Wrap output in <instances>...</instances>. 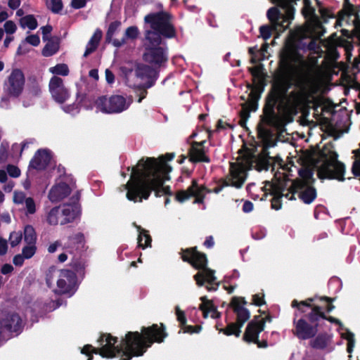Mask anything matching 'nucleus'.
<instances>
[{
	"label": "nucleus",
	"instance_id": "f257e3e1",
	"mask_svg": "<svg viewBox=\"0 0 360 360\" xmlns=\"http://www.w3.org/2000/svg\"><path fill=\"white\" fill-rule=\"evenodd\" d=\"M337 158L335 152L324 148L319 161L300 169L301 179L297 181H291L285 173V169L282 168V172H276L273 181H266L265 185L261 188L264 192L261 200L268 193L273 195L271 207L277 210L281 207V198L283 196L288 200H292L294 195L297 194L304 202L311 203L316 196L315 189L311 186L314 169H316L320 179H335L340 181L344 179L345 167Z\"/></svg>",
	"mask_w": 360,
	"mask_h": 360
},
{
	"label": "nucleus",
	"instance_id": "f03ea898",
	"mask_svg": "<svg viewBox=\"0 0 360 360\" xmlns=\"http://www.w3.org/2000/svg\"><path fill=\"white\" fill-rule=\"evenodd\" d=\"M281 75L274 84L264 108L265 122L277 129L283 126V119L274 112V107L290 108L298 104L300 96L296 92L288 93L295 81L301 77L307 63L299 54L294 43L289 39L281 54Z\"/></svg>",
	"mask_w": 360,
	"mask_h": 360
},
{
	"label": "nucleus",
	"instance_id": "7ed1b4c3",
	"mask_svg": "<svg viewBox=\"0 0 360 360\" xmlns=\"http://www.w3.org/2000/svg\"><path fill=\"white\" fill-rule=\"evenodd\" d=\"M174 157L171 153L160 158L159 160L155 158L139 160L132 167L129 180L123 186V189L127 190V198L136 202L147 200L152 191L157 196L169 194V187L163 184L169 179L168 174L172 168L166 160H172Z\"/></svg>",
	"mask_w": 360,
	"mask_h": 360
},
{
	"label": "nucleus",
	"instance_id": "20e7f679",
	"mask_svg": "<svg viewBox=\"0 0 360 360\" xmlns=\"http://www.w3.org/2000/svg\"><path fill=\"white\" fill-rule=\"evenodd\" d=\"M166 337L163 325L158 328V325L143 328L141 333L129 332L122 341L120 346H115L117 340L109 334H104L98 339L99 348L96 349L87 345L82 349V353L89 356L92 353L99 354L103 357L112 358L120 355L121 360H129L132 356L143 354L146 349L154 342H161Z\"/></svg>",
	"mask_w": 360,
	"mask_h": 360
},
{
	"label": "nucleus",
	"instance_id": "39448f33",
	"mask_svg": "<svg viewBox=\"0 0 360 360\" xmlns=\"http://www.w3.org/2000/svg\"><path fill=\"white\" fill-rule=\"evenodd\" d=\"M145 21L150 24L152 30L146 32L144 60L153 67L161 65L167 59L165 49L160 46L161 35L169 38L174 36L170 16L166 12L152 13L145 17Z\"/></svg>",
	"mask_w": 360,
	"mask_h": 360
},
{
	"label": "nucleus",
	"instance_id": "423d86ee",
	"mask_svg": "<svg viewBox=\"0 0 360 360\" xmlns=\"http://www.w3.org/2000/svg\"><path fill=\"white\" fill-rule=\"evenodd\" d=\"M277 4L283 12L276 8H271L267 12V16L271 22V27L264 25L260 27V35L264 39H268L272 30L276 32H283L290 24L293 19V4L296 0H271Z\"/></svg>",
	"mask_w": 360,
	"mask_h": 360
},
{
	"label": "nucleus",
	"instance_id": "0eeeda50",
	"mask_svg": "<svg viewBox=\"0 0 360 360\" xmlns=\"http://www.w3.org/2000/svg\"><path fill=\"white\" fill-rule=\"evenodd\" d=\"M76 276L69 270L51 268L46 275V283L58 294L72 295L75 292Z\"/></svg>",
	"mask_w": 360,
	"mask_h": 360
},
{
	"label": "nucleus",
	"instance_id": "6e6552de",
	"mask_svg": "<svg viewBox=\"0 0 360 360\" xmlns=\"http://www.w3.org/2000/svg\"><path fill=\"white\" fill-rule=\"evenodd\" d=\"M184 261L190 262L195 268L200 271L194 276L197 285L202 286L205 282L212 283L216 280L214 271L206 268L207 259L204 254L200 253L195 249H188L183 252Z\"/></svg>",
	"mask_w": 360,
	"mask_h": 360
},
{
	"label": "nucleus",
	"instance_id": "1a4fd4ad",
	"mask_svg": "<svg viewBox=\"0 0 360 360\" xmlns=\"http://www.w3.org/2000/svg\"><path fill=\"white\" fill-rule=\"evenodd\" d=\"M251 166L252 160L248 157L231 163L230 173L225 179L226 185L240 188L246 179V172Z\"/></svg>",
	"mask_w": 360,
	"mask_h": 360
},
{
	"label": "nucleus",
	"instance_id": "9d476101",
	"mask_svg": "<svg viewBox=\"0 0 360 360\" xmlns=\"http://www.w3.org/2000/svg\"><path fill=\"white\" fill-rule=\"evenodd\" d=\"M133 99L131 96L124 98L122 96L114 95L107 98L106 97L98 98L96 101L98 110L104 113H119L127 110Z\"/></svg>",
	"mask_w": 360,
	"mask_h": 360
},
{
	"label": "nucleus",
	"instance_id": "9b49d317",
	"mask_svg": "<svg viewBox=\"0 0 360 360\" xmlns=\"http://www.w3.org/2000/svg\"><path fill=\"white\" fill-rule=\"evenodd\" d=\"M25 79L23 72L19 69H13L4 83V89L8 95L19 96L23 91Z\"/></svg>",
	"mask_w": 360,
	"mask_h": 360
},
{
	"label": "nucleus",
	"instance_id": "f8f14e48",
	"mask_svg": "<svg viewBox=\"0 0 360 360\" xmlns=\"http://www.w3.org/2000/svg\"><path fill=\"white\" fill-rule=\"evenodd\" d=\"M207 191L202 185H198L196 181H193L191 186L187 190L181 191L176 193V198L179 202H184L191 197H195L194 202L201 203Z\"/></svg>",
	"mask_w": 360,
	"mask_h": 360
},
{
	"label": "nucleus",
	"instance_id": "ddd939ff",
	"mask_svg": "<svg viewBox=\"0 0 360 360\" xmlns=\"http://www.w3.org/2000/svg\"><path fill=\"white\" fill-rule=\"evenodd\" d=\"M49 88L53 99L57 103H63L70 97L69 91L65 86L63 80L57 76L51 77Z\"/></svg>",
	"mask_w": 360,
	"mask_h": 360
},
{
	"label": "nucleus",
	"instance_id": "4468645a",
	"mask_svg": "<svg viewBox=\"0 0 360 360\" xmlns=\"http://www.w3.org/2000/svg\"><path fill=\"white\" fill-rule=\"evenodd\" d=\"M0 327L2 330L1 333L8 331L11 333H18L22 327V321L19 316L16 314H4L0 313Z\"/></svg>",
	"mask_w": 360,
	"mask_h": 360
},
{
	"label": "nucleus",
	"instance_id": "2eb2a0df",
	"mask_svg": "<svg viewBox=\"0 0 360 360\" xmlns=\"http://www.w3.org/2000/svg\"><path fill=\"white\" fill-rule=\"evenodd\" d=\"M13 202L15 204L24 205L25 213L27 216L34 214L37 212L34 200L32 197H27L22 191H14Z\"/></svg>",
	"mask_w": 360,
	"mask_h": 360
},
{
	"label": "nucleus",
	"instance_id": "dca6fc26",
	"mask_svg": "<svg viewBox=\"0 0 360 360\" xmlns=\"http://www.w3.org/2000/svg\"><path fill=\"white\" fill-rule=\"evenodd\" d=\"M317 333L316 326L309 325L305 320L300 319L295 322L294 334L302 340L314 337Z\"/></svg>",
	"mask_w": 360,
	"mask_h": 360
},
{
	"label": "nucleus",
	"instance_id": "f3484780",
	"mask_svg": "<svg viewBox=\"0 0 360 360\" xmlns=\"http://www.w3.org/2000/svg\"><path fill=\"white\" fill-rule=\"evenodd\" d=\"M245 304L243 297H234L231 302V306L237 315V321L240 326L250 318V312L244 307Z\"/></svg>",
	"mask_w": 360,
	"mask_h": 360
},
{
	"label": "nucleus",
	"instance_id": "a211bd4d",
	"mask_svg": "<svg viewBox=\"0 0 360 360\" xmlns=\"http://www.w3.org/2000/svg\"><path fill=\"white\" fill-rule=\"evenodd\" d=\"M264 320L263 318H258L250 322L245 333V339L249 342H256L258 335L264 330Z\"/></svg>",
	"mask_w": 360,
	"mask_h": 360
},
{
	"label": "nucleus",
	"instance_id": "6ab92c4d",
	"mask_svg": "<svg viewBox=\"0 0 360 360\" xmlns=\"http://www.w3.org/2000/svg\"><path fill=\"white\" fill-rule=\"evenodd\" d=\"M51 155L46 149L39 150L30 162V167L36 169H44L50 162Z\"/></svg>",
	"mask_w": 360,
	"mask_h": 360
},
{
	"label": "nucleus",
	"instance_id": "aec40b11",
	"mask_svg": "<svg viewBox=\"0 0 360 360\" xmlns=\"http://www.w3.org/2000/svg\"><path fill=\"white\" fill-rule=\"evenodd\" d=\"M70 188L65 183H60L51 188L49 198L53 202H57L70 193Z\"/></svg>",
	"mask_w": 360,
	"mask_h": 360
},
{
	"label": "nucleus",
	"instance_id": "412c9836",
	"mask_svg": "<svg viewBox=\"0 0 360 360\" xmlns=\"http://www.w3.org/2000/svg\"><path fill=\"white\" fill-rule=\"evenodd\" d=\"M204 141L195 142L192 144L189 150V157L191 162H209L210 159L205 155L203 146Z\"/></svg>",
	"mask_w": 360,
	"mask_h": 360
},
{
	"label": "nucleus",
	"instance_id": "4be33fe9",
	"mask_svg": "<svg viewBox=\"0 0 360 360\" xmlns=\"http://www.w3.org/2000/svg\"><path fill=\"white\" fill-rule=\"evenodd\" d=\"M61 215V224L72 221L78 214V208L75 205H63L58 207Z\"/></svg>",
	"mask_w": 360,
	"mask_h": 360
},
{
	"label": "nucleus",
	"instance_id": "5701e85b",
	"mask_svg": "<svg viewBox=\"0 0 360 360\" xmlns=\"http://www.w3.org/2000/svg\"><path fill=\"white\" fill-rule=\"evenodd\" d=\"M176 316L178 321L180 323L181 330L185 333H198L200 330V326H191L186 325V319L184 311L181 310L179 306L175 308Z\"/></svg>",
	"mask_w": 360,
	"mask_h": 360
},
{
	"label": "nucleus",
	"instance_id": "b1692460",
	"mask_svg": "<svg viewBox=\"0 0 360 360\" xmlns=\"http://www.w3.org/2000/svg\"><path fill=\"white\" fill-rule=\"evenodd\" d=\"M200 300L202 304L200 305V309L202 311L204 317L210 316L215 319L219 316V312L210 300H208L206 297H201Z\"/></svg>",
	"mask_w": 360,
	"mask_h": 360
},
{
	"label": "nucleus",
	"instance_id": "393cba45",
	"mask_svg": "<svg viewBox=\"0 0 360 360\" xmlns=\"http://www.w3.org/2000/svg\"><path fill=\"white\" fill-rule=\"evenodd\" d=\"M136 75L141 80H144L154 77L155 75V70L154 68L141 64L137 66L136 69Z\"/></svg>",
	"mask_w": 360,
	"mask_h": 360
},
{
	"label": "nucleus",
	"instance_id": "a878e982",
	"mask_svg": "<svg viewBox=\"0 0 360 360\" xmlns=\"http://www.w3.org/2000/svg\"><path fill=\"white\" fill-rule=\"evenodd\" d=\"M40 43L39 37L37 34H30L27 36L25 39L22 41V43L19 45L17 53L18 54H25L29 51V50H24V46H26L27 44H30L32 46H37Z\"/></svg>",
	"mask_w": 360,
	"mask_h": 360
},
{
	"label": "nucleus",
	"instance_id": "bb28decb",
	"mask_svg": "<svg viewBox=\"0 0 360 360\" xmlns=\"http://www.w3.org/2000/svg\"><path fill=\"white\" fill-rule=\"evenodd\" d=\"M134 226L136 228L139 236H138V244L139 247L142 248H146L149 246L151 242V238L150 236L148 234L147 231L142 229L140 226L136 225L134 223Z\"/></svg>",
	"mask_w": 360,
	"mask_h": 360
},
{
	"label": "nucleus",
	"instance_id": "cd10ccee",
	"mask_svg": "<svg viewBox=\"0 0 360 360\" xmlns=\"http://www.w3.org/2000/svg\"><path fill=\"white\" fill-rule=\"evenodd\" d=\"M102 37V32L100 30H96L94 35L91 37L89 43L86 45V51L84 56L86 57L92 53L96 49Z\"/></svg>",
	"mask_w": 360,
	"mask_h": 360
},
{
	"label": "nucleus",
	"instance_id": "c85d7f7f",
	"mask_svg": "<svg viewBox=\"0 0 360 360\" xmlns=\"http://www.w3.org/2000/svg\"><path fill=\"white\" fill-rule=\"evenodd\" d=\"M342 330L340 331V336L347 340V351L349 354V358L351 360L352 358V352H353L354 347L355 346V339L354 335L352 332L349 331L347 329H343L342 328Z\"/></svg>",
	"mask_w": 360,
	"mask_h": 360
},
{
	"label": "nucleus",
	"instance_id": "c756f323",
	"mask_svg": "<svg viewBox=\"0 0 360 360\" xmlns=\"http://www.w3.org/2000/svg\"><path fill=\"white\" fill-rule=\"evenodd\" d=\"M267 47L268 45L266 44H264L259 51L257 49V47H250L249 49V53L251 55V63L255 64L259 60L264 59L265 58L264 53L266 51Z\"/></svg>",
	"mask_w": 360,
	"mask_h": 360
},
{
	"label": "nucleus",
	"instance_id": "7c9ffc66",
	"mask_svg": "<svg viewBox=\"0 0 360 360\" xmlns=\"http://www.w3.org/2000/svg\"><path fill=\"white\" fill-rule=\"evenodd\" d=\"M46 221L51 226L61 224V215L58 207H53L47 213Z\"/></svg>",
	"mask_w": 360,
	"mask_h": 360
},
{
	"label": "nucleus",
	"instance_id": "2f4dec72",
	"mask_svg": "<svg viewBox=\"0 0 360 360\" xmlns=\"http://www.w3.org/2000/svg\"><path fill=\"white\" fill-rule=\"evenodd\" d=\"M257 108L256 105L254 102H250L248 103H244L242 105V110L240 111V125H243L250 115V110H255Z\"/></svg>",
	"mask_w": 360,
	"mask_h": 360
},
{
	"label": "nucleus",
	"instance_id": "473e14b6",
	"mask_svg": "<svg viewBox=\"0 0 360 360\" xmlns=\"http://www.w3.org/2000/svg\"><path fill=\"white\" fill-rule=\"evenodd\" d=\"M59 49V44L56 40H50L47 42L42 51L44 56L49 57L55 54Z\"/></svg>",
	"mask_w": 360,
	"mask_h": 360
},
{
	"label": "nucleus",
	"instance_id": "72a5a7b5",
	"mask_svg": "<svg viewBox=\"0 0 360 360\" xmlns=\"http://www.w3.org/2000/svg\"><path fill=\"white\" fill-rule=\"evenodd\" d=\"M24 240L27 244H36L37 235L31 225H27L24 228Z\"/></svg>",
	"mask_w": 360,
	"mask_h": 360
},
{
	"label": "nucleus",
	"instance_id": "f704fd0d",
	"mask_svg": "<svg viewBox=\"0 0 360 360\" xmlns=\"http://www.w3.org/2000/svg\"><path fill=\"white\" fill-rule=\"evenodd\" d=\"M330 337L326 334H321L318 335L314 340L311 342V345L314 348L316 349H323L330 341Z\"/></svg>",
	"mask_w": 360,
	"mask_h": 360
},
{
	"label": "nucleus",
	"instance_id": "c9c22d12",
	"mask_svg": "<svg viewBox=\"0 0 360 360\" xmlns=\"http://www.w3.org/2000/svg\"><path fill=\"white\" fill-rule=\"evenodd\" d=\"M22 27H27L30 30H34L37 27V21L32 15H27L22 18L20 20Z\"/></svg>",
	"mask_w": 360,
	"mask_h": 360
},
{
	"label": "nucleus",
	"instance_id": "e433bc0d",
	"mask_svg": "<svg viewBox=\"0 0 360 360\" xmlns=\"http://www.w3.org/2000/svg\"><path fill=\"white\" fill-rule=\"evenodd\" d=\"M49 71L53 75L67 76L69 73V69L65 64H58L54 67L49 68Z\"/></svg>",
	"mask_w": 360,
	"mask_h": 360
},
{
	"label": "nucleus",
	"instance_id": "4c0bfd02",
	"mask_svg": "<svg viewBox=\"0 0 360 360\" xmlns=\"http://www.w3.org/2000/svg\"><path fill=\"white\" fill-rule=\"evenodd\" d=\"M46 4L47 8L55 13L60 11L63 8L61 0H46Z\"/></svg>",
	"mask_w": 360,
	"mask_h": 360
},
{
	"label": "nucleus",
	"instance_id": "58836bf2",
	"mask_svg": "<svg viewBox=\"0 0 360 360\" xmlns=\"http://www.w3.org/2000/svg\"><path fill=\"white\" fill-rule=\"evenodd\" d=\"M37 247L35 244H27L22 250V257L26 259L32 258L36 253Z\"/></svg>",
	"mask_w": 360,
	"mask_h": 360
},
{
	"label": "nucleus",
	"instance_id": "ea45409f",
	"mask_svg": "<svg viewBox=\"0 0 360 360\" xmlns=\"http://www.w3.org/2000/svg\"><path fill=\"white\" fill-rule=\"evenodd\" d=\"M322 307L314 306L312 311L309 314V319L311 321H316L319 318L326 319L322 311Z\"/></svg>",
	"mask_w": 360,
	"mask_h": 360
},
{
	"label": "nucleus",
	"instance_id": "a19ab883",
	"mask_svg": "<svg viewBox=\"0 0 360 360\" xmlns=\"http://www.w3.org/2000/svg\"><path fill=\"white\" fill-rule=\"evenodd\" d=\"M22 233L20 231H13L10 233L9 242L12 247H15L20 244L22 240Z\"/></svg>",
	"mask_w": 360,
	"mask_h": 360
},
{
	"label": "nucleus",
	"instance_id": "79ce46f5",
	"mask_svg": "<svg viewBox=\"0 0 360 360\" xmlns=\"http://www.w3.org/2000/svg\"><path fill=\"white\" fill-rule=\"evenodd\" d=\"M242 326L240 325L238 322L236 323H231L226 328L224 333L226 335H235L238 336L240 333V328Z\"/></svg>",
	"mask_w": 360,
	"mask_h": 360
},
{
	"label": "nucleus",
	"instance_id": "37998d69",
	"mask_svg": "<svg viewBox=\"0 0 360 360\" xmlns=\"http://www.w3.org/2000/svg\"><path fill=\"white\" fill-rule=\"evenodd\" d=\"M8 144L2 142L0 145V164L4 163L8 158Z\"/></svg>",
	"mask_w": 360,
	"mask_h": 360
},
{
	"label": "nucleus",
	"instance_id": "c03bdc74",
	"mask_svg": "<svg viewBox=\"0 0 360 360\" xmlns=\"http://www.w3.org/2000/svg\"><path fill=\"white\" fill-rule=\"evenodd\" d=\"M356 159L352 167V172L355 175L360 176V150L354 151Z\"/></svg>",
	"mask_w": 360,
	"mask_h": 360
},
{
	"label": "nucleus",
	"instance_id": "a18cd8bd",
	"mask_svg": "<svg viewBox=\"0 0 360 360\" xmlns=\"http://www.w3.org/2000/svg\"><path fill=\"white\" fill-rule=\"evenodd\" d=\"M252 75L259 79L263 78L262 67L260 65H255L250 68Z\"/></svg>",
	"mask_w": 360,
	"mask_h": 360
},
{
	"label": "nucleus",
	"instance_id": "49530a36",
	"mask_svg": "<svg viewBox=\"0 0 360 360\" xmlns=\"http://www.w3.org/2000/svg\"><path fill=\"white\" fill-rule=\"evenodd\" d=\"M4 28L7 34H12L15 32L17 27L14 22L8 20L4 23Z\"/></svg>",
	"mask_w": 360,
	"mask_h": 360
},
{
	"label": "nucleus",
	"instance_id": "de8ad7c7",
	"mask_svg": "<svg viewBox=\"0 0 360 360\" xmlns=\"http://www.w3.org/2000/svg\"><path fill=\"white\" fill-rule=\"evenodd\" d=\"M139 34V30L136 27H129L125 32V37L128 39H135Z\"/></svg>",
	"mask_w": 360,
	"mask_h": 360
},
{
	"label": "nucleus",
	"instance_id": "09e8293b",
	"mask_svg": "<svg viewBox=\"0 0 360 360\" xmlns=\"http://www.w3.org/2000/svg\"><path fill=\"white\" fill-rule=\"evenodd\" d=\"M120 25V22H117V21L113 22L110 25L108 32H107L108 38L110 39L115 34V32L119 28Z\"/></svg>",
	"mask_w": 360,
	"mask_h": 360
},
{
	"label": "nucleus",
	"instance_id": "8fccbe9b",
	"mask_svg": "<svg viewBox=\"0 0 360 360\" xmlns=\"http://www.w3.org/2000/svg\"><path fill=\"white\" fill-rule=\"evenodd\" d=\"M7 172L11 176L14 178L18 177L20 175V169L13 165H8L7 167Z\"/></svg>",
	"mask_w": 360,
	"mask_h": 360
},
{
	"label": "nucleus",
	"instance_id": "3c124183",
	"mask_svg": "<svg viewBox=\"0 0 360 360\" xmlns=\"http://www.w3.org/2000/svg\"><path fill=\"white\" fill-rule=\"evenodd\" d=\"M22 256L23 255L22 253L14 256V257L13 259V262L14 265H15L17 266H21L23 264L24 261L26 259Z\"/></svg>",
	"mask_w": 360,
	"mask_h": 360
},
{
	"label": "nucleus",
	"instance_id": "603ef678",
	"mask_svg": "<svg viewBox=\"0 0 360 360\" xmlns=\"http://www.w3.org/2000/svg\"><path fill=\"white\" fill-rule=\"evenodd\" d=\"M63 110L66 112L75 114L79 111V105L77 104L74 103L71 105L63 107Z\"/></svg>",
	"mask_w": 360,
	"mask_h": 360
},
{
	"label": "nucleus",
	"instance_id": "864d4df0",
	"mask_svg": "<svg viewBox=\"0 0 360 360\" xmlns=\"http://www.w3.org/2000/svg\"><path fill=\"white\" fill-rule=\"evenodd\" d=\"M8 244L7 240L0 237V255H4L7 252Z\"/></svg>",
	"mask_w": 360,
	"mask_h": 360
},
{
	"label": "nucleus",
	"instance_id": "5fc2aeb1",
	"mask_svg": "<svg viewBox=\"0 0 360 360\" xmlns=\"http://www.w3.org/2000/svg\"><path fill=\"white\" fill-rule=\"evenodd\" d=\"M254 205L252 202L249 200H244L242 210L245 213H249L253 210Z\"/></svg>",
	"mask_w": 360,
	"mask_h": 360
},
{
	"label": "nucleus",
	"instance_id": "6e6d98bb",
	"mask_svg": "<svg viewBox=\"0 0 360 360\" xmlns=\"http://www.w3.org/2000/svg\"><path fill=\"white\" fill-rule=\"evenodd\" d=\"M352 17V15L351 14H347V13H343L341 16H340V18L337 20V24L339 25V26H343L344 23L345 22H348V20H349V18Z\"/></svg>",
	"mask_w": 360,
	"mask_h": 360
},
{
	"label": "nucleus",
	"instance_id": "4d7b16f0",
	"mask_svg": "<svg viewBox=\"0 0 360 360\" xmlns=\"http://www.w3.org/2000/svg\"><path fill=\"white\" fill-rule=\"evenodd\" d=\"M13 271V267L10 264H5L1 268V273L4 275L11 274Z\"/></svg>",
	"mask_w": 360,
	"mask_h": 360
},
{
	"label": "nucleus",
	"instance_id": "13d9d810",
	"mask_svg": "<svg viewBox=\"0 0 360 360\" xmlns=\"http://www.w3.org/2000/svg\"><path fill=\"white\" fill-rule=\"evenodd\" d=\"M61 246V243L60 241H55L54 243L50 244L48 247V252L49 253L55 252L59 247Z\"/></svg>",
	"mask_w": 360,
	"mask_h": 360
},
{
	"label": "nucleus",
	"instance_id": "bf43d9fd",
	"mask_svg": "<svg viewBox=\"0 0 360 360\" xmlns=\"http://www.w3.org/2000/svg\"><path fill=\"white\" fill-rule=\"evenodd\" d=\"M86 0H72V6L75 8H81L86 5Z\"/></svg>",
	"mask_w": 360,
	"mask_h": 360
},
{
	"label": "nucleus",
	"instance_id": "052dcab7",
	"mask_svg": "<svg viewBox=\"0 0 360 360\" xmlns=\"http://www.w3.org/2000/svg\"><path fill=\"white\" fill-rule=\"evenodd\" d=\"M319 300L321 301L323 300L326 302V309L328 311H331L334 309L335 307L330 303L332 301V300L330 298L324 297H321Z\"/></svg>",
	"mask_w": 360,
	"mask_h": 360
},
{
	"label": "nucleus",
	"instance_id": "680f3d73",
	"mask_svg": "<svg viewBox=\"0 0 360 360\" xmlns=\"http://www.w3.org/2000/svg\"><path fill=\"white\" fill-rule=\"evenodd\" d=\"M68 254H71L70 251L68 250H65L63 252L60 253L58 257V259L60 263H63L65 261H67L68 258Z\"/></svg>",
	"mask_w": 360,
	"mask_h": 360
},
{
	"label": "nucleus",
	"instance_id": "e2e57ef3",
	"mask_svg": "<svg viewBox=\"0 0 360 360\" xmlns=\"http://www.w3.org/2000/svg\"><path fill=\"white\" fill-rule=\"evenodd\" d=\"M42 34H43V39L46 40L47 36L51 33L52 31V27L50 25H46L44 27H42L41 28Z\"/></svg>",
	"mask_w": 360,
	"mask_h": 360
},
{
	"label": "nucleus",
	"instance_id": "0e129e2a",
	"mask_svg": "<svg viewBox=\"0 0 360 360\" xmlns=\"http://www.w3.org/2000/svg\"><path fill=\"white\" fill-rule=\"evenodd\" d=\"M71 240L73 242L77 243H82L84 240V236L81 233H77L75 234L73 237H72Z\"/></svg>",
	"mask_w": 360,
	"mask_h": 360
},
{
	"label": "nucleus",
	"instance_id": "69168bd1",
	"mask_svg": "<svg viewBox=\"0 0 360 360\" xmlns=\"http://www.w3.org/2000/svg\"><path fill=\"white\" fill-rule=\"evenodd\" d=\"M20 5V0H9L8 1V6L15 10L18 8Z\"/></svg>",
	"mask_w": 360,
	"mask_h": 360
},
{
	"label": "nucleus",
	"instance_id": "338daca9",
	"mask_svg": "<svg viewBox=\"0 0 360 360\" xmlns=\"http://www.w3.org/2000/svg\"><path fill=\"white\" fill-rule=\"evenodd\" d=\"M105 79L108 83L112 84L114 82V75L109 70H105Z\"/></svg>",
	"mask_w": 360,
	"mask_h": 360
},
{
	"label": "nucleus",
	"instance_id": "774afa93",
	"mask_svg": "<svg viewBox=\"0 0 360 360\" xmlns=\"http://www.w3.org/2000/svg\"><path fill=\"white\" fill-rule=\"evenodd\" d=\"M253 302L256 305H262L264 303L263 297L259 295H255L253 296Z\"/></svg>",
	"mask_w": 360,
	"mask_h": 360
}]
</instances>
